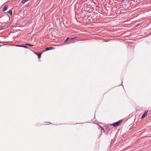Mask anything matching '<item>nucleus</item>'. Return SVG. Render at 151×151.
Segmentation results:
<instances>
[{"mask_svg":"<svg viewBox=\"0 0 151 151\" xmlns=\"http://www.w3.org/2000/svg\"><path fill=\"white\" fill-rule=\"evenodd\" d=\"M28 0H22V3H24L25 2H26L27 1H28Z\"/></svg>","mask_w":151,"mask_h":151,"instance_id":"9","label":"nucleus"},{"mask_svg":"<svg viewBox=\"0 0 151 151\" xmlns=\"http://www.w3.org/2000/svg\"><path fill=\"white\" fill-rule=\"evenodd\" d=\"M148 110H147L145 111V112L142 114V115L141 117V119H142L145 117V116L147 114V113L148 112Z\"/></svg>","mask_w":151,"mask_h":151,"instance_id":"4","label":"nucleus"},{"mask_svg":"<svg viewBox=\"0 0 151 151\" xmlns=\"http://www.w3.org/2000/svg\"><path fill=\"white\" fill-rule=\"evenodd\" d=\"M7 7H8L7 5H5L4 7V8H3V11H4L5 10H6L7 9Z\"/></svg>","mask_w":151,"mask_h":151,"instance_id":"6","label":"nucleus"},{"mask_svg":"<svg viewBox=\"0 0 151 151\" xmlns=\"http://www.w3.org/2000/svg\"><path fill=\"white\" fill-rule=\"evenodd\" d=\"M53 48V47H46L45 49L46 51H48L50 50H51Z\"/></svg>","mask_w":151,"mask_h":151,"instance_id":"5","label":"nucleus"},{"mask_svg":"<svg viewBox=\"0 0 151 151\" xmlns=\"http://www.w3.org/2000/svg\"><path fill=\"white\" fill-rule=\"evenodd\" d=\"M101 128L102 130H103H103H104V129H103V128H102V127H101Z\"/></svg>","mask_w":151,"mask_h":151,"instance_id":"14","label":"nucleus"},{"mask_svg":"<svg viewBox=\"0 0 151 151\" xmlns=\"http://www.w3.org/2000/svg\"><path fill=\"white\" fill-rule=\"evenodd\" d=\"M122 122V120H120L117 122L113 123L112 125L114 127L118 126Z\"/></svg>","mask_w":151,"mask_h":151,"instance_id":"3","label":"nucleus"},{"mask_svg":"<svg viewBox=\"0 0 151 151\" xmlns=\"http://www.w3.org/2000/svg\"><path fill=\"white\" fill-rule=\"evenodd\" d=\"M25 45L29 46L30 47H32L33 46V45H32L29 44H25Z\"/></svg>","mask_w":151,"mask_h":151,"instance_id":"8","label":"nucleus"},{"mask_svg":"<svg viewBox=\"0 0 151 151\" xmlns=\"http://www.w3.org/2000/svg\"><path fill=\"white\" fill-rule=\"evenodd\" d=\"M69 39V38L68 37H67L65 41V42H67Z\"/></svg>","mask_w":151,"mask_h":151,"instance_id":"12","label":"nucleus"},{"mask_svg":"<svg viewBox=\"0 0 151 151\" xmlns=\"http://www.w3.org/2000/svg\"><path fill=\"white\" fill-rule=\"evenodd\" d=\"M16 46L19 47H21V45H16Z\"/></svg>","mask_w":151,"mask_h":151,"instance_id":"13","label":"nucleus"},{"mask_svg":"<svg viewBox=\"0 0 151 151\" xmlns=\"http://www.w3.org/2000/svg\"><path fill=\"white\" fill-rule=\"evenodd\" d=\"M21 47H22L26 48L27 47L24 45H21Z\"/></svg>","mask_w":151,"mask_h":151,"instance_id":"11","label":"nucleus"},{"mask_svg":"<svg viewBox=\"0 0 151 151\" xmlns=\"http://www.w3.org/2000/svg\"><path fill=\"white\" fill-rule=\"evenodd\" d=\"M12 10L11 9L10 10L9 12L8 13L11 15H12Z\"/></svg>","mask_w":151,"mask_h":151,"instance_id":"7","label":"nucleus"},{"mask_svg":"<svg viewBox=\"0 0 151 151\" xmlns=\"http://www.w3.org/2000/svg\"><path fill=\"white\" fill-rule=\"evenodd\" d=\"M93 14H92L91 15L88 16L87 17V19L90 21H93L94 19V18L93 17Z\"/></svg>","mask_w":151,"mask_h":151,"instance_id":"2","label":"nucleus"},{"mask_svg":"<svg viewBox=\"0 0 151 151\" xmlns=\"http://www.w3.org/2000/svg\"><path fill=\"white\" fill-rule=\"evenodd\" d=\"M42 52H41L40 53H37V54L38 55V58H40L41 57V54H42Z\"/></svg>","mask_w":151,"mask_h":151,"instance_id":"10","label":"nucleus"},{"mask_svg":"<svg viewBox=\"0 0 151 151\" xmlns=\"http://www.w3.org/2000/svg\"><path fill=\"white\" fill-rule=\"evenodd\" d=\"M132 1H134L133 0H127L126 1L125 5H127V8H129V6H131V4L132 3V2H131Z\"/></svg>","mask_w":151,"mask_h":151,"instance_id":"1","label":"nucleus"}]
</instances>
